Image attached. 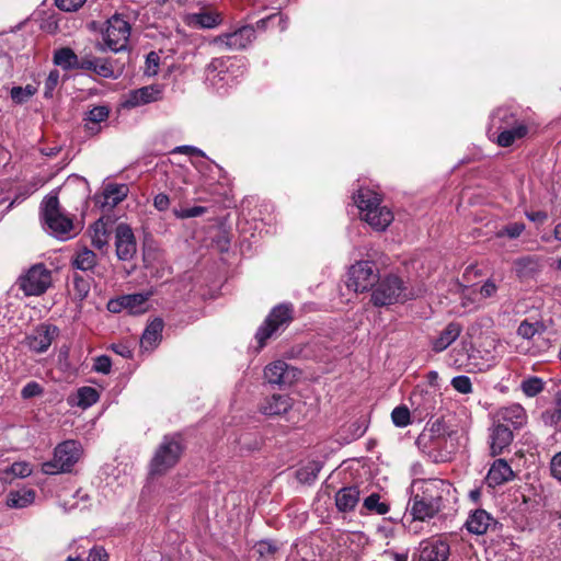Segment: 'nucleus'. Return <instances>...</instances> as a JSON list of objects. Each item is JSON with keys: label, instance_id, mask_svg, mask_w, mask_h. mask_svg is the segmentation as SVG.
Wrapping results in <instances>:
<instances>
[{"label": "nucleus", "instance_id": "31", "mask_svg": "<svg viewBox=\"0 0 561 561\" xmlns=\"http://www.w3.org/2000/svg\"><path fill=\"white\" fill-rule=\"evenodd\" d=\"M53 61L64 70H73L78 67V55L70 47H61L54 51Z\"/></svg>", "mask_w": 561, "mask_h": 561}, {"label": "nucleus", "instance_id": "52", "mask_svg": "<svg viewBox=\"0 0 561 561\" xmlns=\"http://www.w3.org/2000/svg\"><path fill=\"white\" fill-rule=\"evenodd\" d=\"M32 467L27 462H14L9 469V472L14 477L25 478L32 474Z\"/></svg>", "mask_w": 561, "mask_h": 561}, {"label": "nucleus", "instance_id": "47", "mask_svg": "<svg viewBox=\"0 0 561 561\" xmlns=\"http://www.w3.org/2000/svg\"><path fill=\"white\" fill-rule=\"evenodd\" d=\"M92 71L103 78H115L113 65L107 59L99 58Z\"/></svg>", "mask_w": 561, "mask_h": 561}, {"label": "nucleus", "instance_id": "53", "mask_svg": "<svg viewBox=\"0 0 561 561\" xmlns=\"http://www.w3.org/2000/svg\"><path fill=\"white\" fill-rule=\"evenodd\" d=\"M549 470L551 477L561 482V450L551 457L549 462Z\"/></svg>", "mask_w": 561, "mask_h": 561}, {"label": "nucleus", "instance_id": "10", "mask_svg": "<svg viewBox=\"0 0 561 561\" xmlns=\"http://www.w3.org/2000/svg\"><path fill=\"white\" fill-rule=\"evenodd\" d=\"M18 285L25 296H39L51 285V272L43 263L35 264L19 277Z\"/></svg>", "mask_w": 561, "mask_h": 561}, {"label": "nucleus", "instance_id": "45", "mask_svg": "<svg viewBox=\"0 0 561 561\" xmlns=\"http://www.w3.org/2000/svg\"><path fill=\"white\" fill-rule=\"evenodd\" d=\"M59 80H60L59 71L57 69H53L48 73V76L45 80V83H44V98H46V99L53 98L54 91L57 88Z\"/></svg>", "mask_w": 561, "mask_h": 561}, {"label": "nucleus", "instance_id": "35", "mask_svg": "<svg viewBox=\"0 0 561 561\" xmlns=\"http://www.w3.org/2000/svg\"><path fill=\"white\" fill-rule=\"evenodd\" d=\"M91 287V278L84 277L78 273H75L72 276V288L70 289V293L73 295V298L82 301L84 300L89 293Z\"/></svg>", "mask_w": 561, "mask_h": 561}, {"label": "nucleus", "instance_id": "13", "mask_svg": "<svg viewBox=\"0 0 561 561\" xmlns=\"http://www.w3.org/2000/svg\"><path fill=\"white\" fill-rule=\"evenodd\" d=\"M59 329L54 324L42 323L33 332L25 336V345L36 353H44L58 336Z\"/></svg>", "mask_w": 561, "mask_h": 561}, {"label": "nucleus", "instance_id": "4", "mask_svg": "<svg viewBox=\"0 0 561 561\" xmlns=\"http://www.w3.org/2000/svg\"><path fill=\"white\" fill-rule=\"evenodd\" d=\"M41 219L53 236L66 240L73 229L72 218L60 207L57 193L47 195L41 204Z\"/></svg>", "mask_w": 561, "mask_h": 561}, {"label": "nucleus", "instance_id": "1", "mask_svg": "<svg viewBox=\"0 0 561 561\" xmlns=\"http://www.w3.org/2000/svg\"><path fill=\"white\" fill-rule=\"evenodd\" d=\"M451 493V484L443 479H420L411 485L409 513L413 520L427 522L445 507Z\"/></svg>", "mask_w": 561, "mask_h": 561}, {"label": "nucleus", "instance_id": "50", "mask_svg": "<svg viewBox=\"0 0 561 561\" xmlns=\"http://www.w3.org/2000/svg\"><path fill=\"white\" fill-rule=\"evenodd\" d=\"M87 0H55L58 9L65 12L78 11Z\"/></svg>", "mask_w": 561, "mask_h": 561}, {"label": "nucleus", "instance_id": "24", "mask_svg": "<svg viewBox=\"0 0 561 561\" xmlns=\"http://www.w3.org/2000/svg\"><path fill=\"white\" fill-rule=\"evenodd\" d=\"M160 91L153 85L142 87L140 89L131 90L126 95L123 103L125 107L133 108L141 106L159 99Z\"/></svg>", "mask_w": 561, "mask_h": 561}, {"label": "nucleus", "instance_id": "42", "mask_svg": "<svg viewBox=\"0 0 561 561\" xmlns=\"http://www.w3.org/2000/svg\"><path fill=\"white\" fill-rule=\"evenodd\" d=\"M36 93V89L27 84L26 87H13L10 92V96L12 101L16 104H23L27 102L34 94Z\"/></svg>", "mask_w": 561, "mask_h": 561}, {"label": "nucleus", "instance_id": "33", "mask_svg": "<svg viewBox=\"0 0 561 561\" xmlns=\"http://www.w3.org/2000/svg\"><path fill=\"white\" fill-rule=\"evenodd\" d=\"M150 293L142 294V293H136V294H129L124 295L125 306L126 310L130 314H141L147 311V301L150 297Z\"/></svg>", "mask_w": 561, "mask_h": 561}, {"label": "nucleus", "instance_id": "40", "mask_svg": "<svg viewBox=\"0 0 561 561\" xmlns=\"http://www.w3.org/2000/svg\"><path fill=\"white\" fill-rule=\"evenodd\" d=\"M520 389L525 396L534 398L543 391L545 381L537 376L527 377L522 381Z\"/></svg>", "mask_w": 561, "mask_h": 561}, {"label": "nucleus", "instance_id": "34", "mask_svg": "<svg viewBox=\"0 0 561 561\" xmlns=\"http://www.w3.org/2000/svg\"><path fill=\"white\" fill-rule=\"evenodd\" d=\"M34 490L11 491L7 499V505L12 508H23L32 504L35 500Z\"/></svg>", "mask_w": 561, "mask_h": 561}, {"label": "nucleus", "instance_id": "2", "mask_svg": "<svg viewBox=\"0 0 561 561\" xmlns=\"http://www.w3.org/2000/svg\"><path fill=\"white\" fill-rule=\"evenodd\" d=\"M354 202L360 210L362 219L374 230L385 231L393 221V214L381 205V196L368 188H360L354 195Z\"/></svg>", "mask_w": 561, "mask_h": 561}, {"label": "nucleus", "instance_id": "18", "mask_svg": "<svg viewBox=\"0 0 561 561\" xmlns=\"http://www.w3.org/2000/svg\"><path fill=\"white\" fill-rule=\"evenodd\" d=\"M495 421L506 424L513 430H518L527 423V413L520 404L513 403L499 409L495 413Z\"/></svg>", "mask_w": 561, "mask_h": 561}, {"label": "nucleus", "instance_id": "26", "mask_svg": "<svg viewBox=\"0 0 561 561\" xmlns=\"http://www.w3.org/2000/svg\"><path fill=\"white\" fill-rule=\"evenodd\" d=\"M462 325L458 322H449L437 337L432 340V350L440 353L448 348L461 334Z\"/></svg>", "mask_w": 561, "mask_h": 561}, {"label": "nucleus", "instance_id": "21", "mask_svg": "<svg viewBox=\"0 0 561 561\" xmlns=\"http://www.w3.org/2000/svg\"><path fill=\"white\" fill-rule=\"evenodd\" d=\"M513 437V428L495 421L490 434L491 454L493 456L501 454L511 445Z\"/></svg>", "mask_w": 561, "mask_h": 561}, {"label": "nucleus", "instance_id": "48", "mask_svg": "<svg viewBox=\"0 0 561 561\" xmlns=\"http://www.w3.org/2000/svg\"><path fill=\"white\" fill-rule=\"evenodd\" d=\"M524 230L525 225L523 222H512L503 227L502 230L497 233V236H506L510 239H516L523 233Z\"/></svg>", "mask_w": 561, "mask_h": 561}, {"label": "nucleus", "instance_id": "15", "mask_svg": "<svg viewBox=\"0 0 561 561\" xmlns=\"http://www.w3.org/2000/svg\"><path fill=\"white\" fill-rule=\"evenodd\" d=\"M449 545L442 540H424L413 553L412 561H447Z\"/></svg>", "mask_w": 561, "mask_h": 561}, {"label": "nucleus", "instance_id": "16", "mask_svg": "<svg viewBox=\"0 0 561 561\" xmlns=\"http://www.w3.org/2000/svg\"><path fill=\"white\" fill-rule=\"evenodd\" d=\"M297 376V369L284 360L268 364L264 369V378L271 385L289 386Z\"/></svg>", "mask_w": 561, "mask_h": 561}, {"label": "nucleus", "instance_id": "62", "mask_svg": "<svg viewBox=\"0 0 561 561\" xmlns=\"http://www.w3.org/2000/svg\"><path fill=\"white\" fill-rule=\"evenodd\" d=\"M107 310L113 313H117V312H121L122 310H126L124 295L121 297H117L115 299H111L107 302Z\"/></svg>", "mask_w": 561, "mask_h": 561}, {"label": "nucleus", "instance_id": "59", "mask_svg": "<svg viewBox=\"0 0 561 561\" xmlns=\"http://www.w3.org/2000/svg\"><path fill=\"white\" fill-rule=\"evenodd\" d=\"M153 206L159 211H164L170 206V198L164 193H159L153 198Z\"/></svg>", "mask_w": 561, "mask_h": 561}, {"label": "nucleus", "instance_id": "57", "mask_svg": "<svg viewBox=\"0 0 561 561\" xmlns=\"http://www.w3.org/2000/svg\"><path fill=\"white\" fill-rule=\"evenodd\" d=\"M98 57L85 55L81 58L78 57V67L76 69L92 71L98 62Z\"/></svg>", "mask_w": 561, "mask_h": 561}, {"label": "nucleus", "instance_id": "39", "mask_svg": "<svg viewBox=\"0 0 561 561\" xmlns=\"http://www.w3.org/2000/svg\"><path fill=\"white\" fill-rule=\"evenodd\" d=\"M322 463L320 461H311L297 470L296 477L301 483H312L318 478Z\"/></svg>", "mask_w": 561, "mask_h": 561}, {"label": "nucleus", "instance_id": "23", "mask_svg": "<svg viewBox=\"0 0 561 561\" xmlns=\"http://www.w3.org/2000/svg\"><path fill=\"white\" fill-rule=\"evenodd\" d=\"M514 479V472L511 466L504 459H496L486 474V484L496 488Z\"/></svg>", "mask_w": 561, "mask_h": 561}, {"label": "nucleus", "instance_id": "61", "mask_svg": "<svg viewBox=\"0 0 561 561\" xmlns=\"http://www.w3.org/2000/svg\"><path fill=\"white\" fill-rule=\"evenodd\" d=\"M173 153H184L188 156H197L205 157V152L194 146H179L173 151Z\"/></svg>", "mask_w": 561, "mask_h": 561}, {"label": "nucleus", "instance_id": "29", "mask_svg": "<svg viewBox=\"0 0 561 561\" xmlns=\"http://www.w3.org/2000/svg\"><path fill=\"white\" fill-rule=\"evenodd\" d=\"M108 115L110 108L105 105L94 106L92 110H90L87 113V117L84 118V129L87 134L90 136L96 135L101 130L99 124L106 121Z\"/></svg>", "mask_w": 561, "mask_h": 561}, {"label": "nucleus", "instance_id": "6", "mask_svg": "<svg viewBox=\"0 0 561 561\" xmlns=\"http://www.w3.org/2000/svg\"><path fill=\"white\" fill-rule=\"evenodd\" d=\"M294 320V308L290 304H279L275 306L264 322L259 327L255 339L259 347L263 348L266 342L283 332Z\"/></svg>", "mask_w": 561, "mask_h": 561}, {"label": "nucleus", "instance_id": "32", "mask_svg": "<svg viewBox=\"0 0 561 561\" xmlns=\"http://www.w3.org/2000/svg\"><path fill=\"white\" fill-rule=\"evenodd\" d=\"M541 421L549 426L558 425L561 422V386L553 396L551 407L541 413Z\"/></svg>", "mask_w": 561, "mask_h": 561}, {"label": "nucleus", "instance_id": "28", "mask_svg": "<svg viewBox=\"0 0 561 561\" xmlns=\"http://www.w3.org/2000/svg\"><path fill=\"white\" fill-rule=\"evenodd\" d=\"M527 134V125H520L512 129H502L496 133L489 134V138L497 146L506 148L512 146L516 140L526 137Z\"/></svg>", "mask_w": 561, "mask_h": 561}, {"label": "nucleus", "instance_id": "46", "mask_svg": "<svg viewBox=\"0 0 561 561\" xmlns=\"http://www.w3.org/2000/svg\"><path fill=\"white\" fill-rule=\"evenodd\" d=\"M207 213L204 206H194L190 208L173 209V214L179 219H187L202 216Z\"/></svg>", "mask_w": 561, "mask_h": 561}, {"label": "nucleus", "instance_id": "7", "mask_svg": "<svg viewBox=\"0 0 561 561\" xmlns=\"http://www.w3.org/2000/svg\"><path fill=\"white\" fill-rule=\"evenodd\" d=\"M81 456V446L76 440H65L57 445L54 458L42 465L45 474L70 472Z\"/></svg>", "mask_w": 561, "mask_h": 561}, {"label": "nucleus", "instance_id": "54", "mask_svg": "<svg viewBox=\"0 0 561 561\" xmlns=\"http://www.w3.org/2000/svg\"><path fill=\"white\" fill-rule=\"evenodd\" d=\"M160 57L156 51H150L146 57V73L149 76L157 75Z\"/></svg>", "mask_w": 561, "mask_h": 561}, {"label": "nucleus", "instance_id": "56", "mask_svg": "<svg viewBox=\"0 0 561 561\" xmlns=\"http://www.w3.org/2000/svg\"><path fill=\"white\" fill-rule=\"evenodd\" d=\"M110 350H112L115 354L122 356L123 358H131L133 357V350L129 347L127 343H113L110 346Z\"/></svg>", "mask_w": 561, "mask_h": 561}, {"label": "nucleus", "instance_id": "25", "mask_svg": "<svg viewBox=\"0 0 561 561\" xmlns=\"http://www.w3.org/2000/svg\"><path fill=\"white\" fill-rule=\"evenodd\" d=\"M497 522L484 510H476L469 515L466 527L467 530L474 535H483L491 527H495Z\"/></svg>", "mask_w": 561, "mask_h": 561}, {"label": "nucleus", "instance_id": "37", "mask_svg": "<svg viewBox=\"0 0 561 561\" xmlns=\"http://www.w3.org/2000/svg\"><path fill=\"white\" fill-rule=\"evenodd\" d=\"M100 399L99 391L93 387H81L76 394V404L82 409L90 408Z\"/></svg>", "mask_w": 561, "mask_h": 561}, {"label": "nucleus", "instance_id": "58", "mask_svg": "<svg viewBox=\"0 0 561 561\" xmlns=\"http://www.w3.org/2000/svg\"><path fill=\"white\" fill-rule=\"evenodd\" d=\"M442 423L439 421L434 422L430 428L425 430L417 438L416 443L420 445L426 437L433 438L435 435H440Z\"/></svg>", "mask_w": 561, "mask_h": 561}, {"label": "nucleus", "instance_id": "60", "mask_svg": "<svg viewBox=\"0 0 561 561\" xmlns=\"http://www.w3.org/2000/svg\"><path fill=\"white\" fill-rule=\"evenodd\" d=\"M497 286L492 279H488L481 287H480V295L483 298H491L496 294Z\"/></svg>", "mask_w": 561, "mask_h": 561}, {"label": "nucleus", "instance_id": "22", "mask_svg": "<svg viewBox=\"0 0 561 561\" xmlns=\"http://www.w3.org/2000/svg\"><path fill=\"white\" fill-rule=\"evenodd\" d=\"M360 491L356 485H347L341 488L334 496L335 507L339 513L354 512L359 503Z\"/></svg>", "mask_w": 561, "mask_h": 561}, {"label": "nucleus", "instance_id": "36", "mask_svg": "<svg viewBox=\"0 0 561 561\" xmlns=\"http://www.w3.org/2000/svg\"><path fill=\"white\" fill-rule=\"evenodd\" d=\"M91 243L94 248L102 250L108 244L106 225L102 219L96 220L92 227Z\"/></svg>", "mask_w": 561, "mask_h": 561}, {"label": "nucleus", "instance_id": "8", "mask_svg": "<svg viewBox=\"0 0 561 561\" xmlns=\"http://www.w3.org/2000/svg\"><path fill=\"white\" fill-rule=\"evenodd\" d=\"M130 32L131 26L129 22L119 13L113 14L106 21V28L103 32L105 47L99 44V49L103 51L107 48L114 53L125 50L128 46Z\"/></svg>", "mask_w": 561, "mask_h": 561}, {"label": "nucleus", "instance_id": "64", "mask_svg": "<svg viewBox=\"0 0 561 561\" xmlns=\"http://www.w3.org/2000/svg\"><path fill=\"white\" fill-rule=\"evenodd\" d=\"M277 548L270 541H260L257 545V551L261 556L264 554H274Z\"/></svg>", "mask_w": 561, "mask_h": 561}, {"label": "nucleus", "instance_id": "44", "mask_svg": "<svg viewBox=\"0 0 561 561\" xmlns=\"http://www.w3.org/2000/svg\"><path fill=\"white\" fill-rule=\"evenodd\" d=\"M451 387L461 394L472 393V382L471 379L466 375H459L451 379Z\"/></svg>", "mask_w": 561, "mask_h": 561}, {"label": "nucleus", "instance_id": "20", "mask_svg": "<svg viewBox=\"0 0 561 561\" xmlns=\"http://www.w3.org/2000/svg\"><path fill=\"white\" fill-rule=\"evenodd\" d=\"M293 407V400L287 394H272L265 398L259 407L262 414L267 416H279L287 413Z\"/></svg>", "mask_w": 561, "mask_h": 561}, {"label": "nucleus", "instance_id": "17", "mask_svg": "<svg viewBox=\"0 0 561 561\" xmlns=\"http://www.w3.org/2000/svg\"><path fill=\"white\" fill-rule=\"evenodd\" d=\"M128 186L126 184L110 183L104 186L101 194L94 195L95 205L102 209H112L127 197Z\"/></svg>", "mask_w": 561, "mask_h": 561}, {"label": "nucleus", "instance_id": "27", "mask_svg": "<svg viewBox=\"0 0 561 561\" xmlns=\"http://www.w3.org/2000/svg\"><path fill=\"white\" fill-rule=\"evenodd\" d=\"M164 323L161 318L153 319L145 329L141 339L140 346L146 351H152L162 339V330Z\"/></svg>", "mask_w": 561, "mask_h": 561}, {"label": "nucleus", "instance_id": "9", "mask_svg": "<svg viewBox=\"0 0 561 561\" xmlns=\"http://www.w3.org/2000/svg\"><path fill=\"white\" fill-rule=\"evenodd\" d=\"M379 277V270L374 261H357L348 270L347 287L356 293H364L373 289Z\"/></svg>", "mask_w": 561, "mask_h": 561}, {"label": "nucleus", "instance_id": "38", "mask_svg": "<svg viewBox=\"0 0 561 561\" xmlns=\"http://www.w3.org/2000/svg\"><path fill=\"white\" fill-rule=\"evenodd\" d=\"M380 499L381 496L379 493H371L364 499L363 508L377 515L387 514L390 511V505L386 502H381Z\"/></svg>", "mask_w": 561, "mask_h": 561}, {"label": "nucleus", "instance_id": "49", "mask_svg": "<svg viewBox=\"0 0 561 561\" xmlns=\"http://www.w3.org/2000/svg\"><path fill=\"white\" fill-rule=\"evenodd\" d=\"M112 360L107 355H100L94 358L92 369L95 373L107 375L111 373Z\"/></svg>", "mask_w": 561, "mask_h": 561}, {"label": "nucleus", "instance_id": "14", "mask_svg": "<svg viewBox=\"0 0 561 561\" xmlns=\"http://www.w3.org/2000/svg\"><path fill=\"white\" fill-rule=\"evenodd\" d=\"M115 250L121 261H131L137 253L136 238L127 224H118L115 228Z\"/></svg>", "mask_w": 561, "mask_h": 561}, {"label": "nucleus", "instance_id": "63", "mask_svg": "<svg viewBox=\"0 0 561 561\" xmlns=\"http://www.w3.org/2000/svg\"><path fill=\"white\" fill-rule=\"evenodd\" d=\"M526 217L534 222L543 224L548 219V214L543 210L527 211Z\"/></svg>", "mask_w": 561, "mask_h": 561}, {"label": "nucleus", "instance_id": "55", "mask_svg": "<svg viewBox=\"0 0 561 561\" xmlns=\"http://www.w3.org/2000/svg\"><path fill=\"white\" fill-rule=\"evenodd\" d=\"M537 333V329L534 323L524 320L517 329V334L523 339L530 340Z\"/></svg>", "mask_w": 561, "mask_h": 561}, {"label": "nucleus", "instance_id": "19", "mask_svg": "<svg viewBox=\"0 0 561 561\" xmlns=\"http://www.w3.org/2000/svg\"><path fill=\"white\" fill-rule=\"evenodd\" d=\"M526 125L519 121L517 114L508 107H497L491 115L488 134L502 129H512L516 126Z\"/></svg>", "mask_w": 561, "mask_h": 561}, {"label": "nucleus", "instance_id": "30", "mask_svg": "<svg viewBox=\"0 0 561 561\" xmlns=\"http://www.w3.org/2000/svg\"><path fill=\"white\" fill-rule=\"evenodd\" d=\"M72 266L77 270L93 271L98 264L96 254L87 247L79 248L72 259Z\"/></svg>", "mask_w": 561, "mask_h": 561}, {"label": "nucleus", "instance_id": "41", "mask_svg": "<svg viewBox=\"0 0 561 561\" xmlns=\"http://www.w3.org/2000/svg\"><path fill=\"white\" fill-rule=\"evenodd\" d=\"M228 59L220 57V58H214L206 67V78L211 83H215L216 79L218 78L221 80L220 77L221 72L227 68Z\"/></svg>", "mask_w": 561, "mask_h": 561}, {"label": "nucleus", "instance_id": "11", "mask_svg": "<svg viewBox=\"0 0 561 561\" xmlns=\"http://www.w3.org/2000/svg\"><path fill=\"white\" fill-rule=\"evenodd\" d=\"M255 39L253 25H243L233 32L222 33L213 39V44L227 50H242L248 48Z\"/></svg>", "mask_w": 561, "mask_h": 561}, {"label": "nucleus", "instance_id": "12", "mask_svg": "<svg viewBox=\"0 0 561 561\" xmlns=\"http://www.w3.org/2000/svg\"><path fill=\"white\" fill-rule=\"evenodd\" d=\"M183 22L192 28L211 30L224 23V14L211 5H205L198 12L186 13Z\"/></svg>", "mask_w": 561, "mask_h": 561}, {"label": "nucleus", "instance_id": "51", "mask_svg": "<svg viewBox=\"0 0 561 561\" xmlns=\"http://www.w3.org/2000/svg\"><path fill=\"white\" fill-rule=\"evenodd\" d=\"M43 393L42 386L36 381L27 382L21 390V396L23 399H31Z\"/></svg>", "mask_w": 561, "mask_h": 561}, {"label": "nucleus", "instance_id": "3", "mask_svg": "<svg viewBox=\"0 0 561 561\" xmlns=\"http://www.w3.org/2000/svg\"><path fill=\"white\" fill-rule=\"evenodd\" d=\"M184 450L185 445L180 433L164 435L150 460V474L167 473L179 463Z\"/></svg>", "mask_w": 561, "mask_h": 561}, {"label": "nucleus", "instance_id": "43", "mask_svg": "<svg viewBox=\"0 0 561 561\" xmlns=\"http://www.w3.org/2000/svg\"><path fill=\"white\" fill-rule=\"evenodd\" d=\"M392 423L397 427H405L411 423L410 410L405 405L396 407L391 412Z\"/></svg>", "mask_w": 561, "mask_h": 561}, {"label": "nucleus", "instance_id": "5", "mask_svg": "<svg viewBox=\"0 0 561 561\" xmlns=\"http://www.w3.org/2000/svg\"><path fill=\"white\" fill-rule=\"evenodd\" d=\"M411 298L412 294L408 291L404 282L394 274H388L379 277L373 288L370 301L376 307H386Z\"/></svg>", "mask_w": 561, "mask_h": 561}]
</instances>
